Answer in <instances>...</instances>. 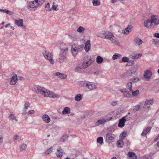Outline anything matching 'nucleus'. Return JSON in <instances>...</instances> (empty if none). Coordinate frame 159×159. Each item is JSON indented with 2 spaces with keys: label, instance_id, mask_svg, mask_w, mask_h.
<instances>
[{
  "label": "nucleus",
  "instance_id": "17",
  "mask_svg": "<svg viewBox=\"0 0 159 159\" xmlns=\"http://www.w3.org/2000/svg\"><path fill=\"white\" fill-rule=\"evenodd\" d=\"M108 121L109 119H105L103 118L102 119L98 120L95 123V125L96 126H98L100 125L103 124Z\"/></svg>",
  "mask_w": 159,
  "mask_h": 159
},
{
  "label": "nucleus",
  "instance_id": "59",
  "mask_svg": "<svg viewBox=\"0 0 159 159\" xmlns=\"http://www.w3.org/2000/svg\"><path fill=\"white\" fill-rule=\"evenodd\" d=\"M126 132H122V138L123 139L125 138L126 137Z\"/></svg>",
  "mask_w": 159,
  "mask_h": 159
},
{
  "label": "nucleus",
  "instance_id": "12",
  "mask_svg": "<svg viewBox=\"0 0 159 159\" xmlns=\"http://www.w3.org/2000/svg\"><path fill=\"white\" fill-rule=\"evenodd\" d=\"M23 20L22 19L15 20V23L18 26L20 27H23V28L24 29H25V27L23 25Z\"/></svg>",
  "mask_w": 159,
  "mask_h": 159
},
{
  "label": "nucleus",
  "instance_id": "14",
  "mask_svg": "<svg viewBox=\"0 0 159 159\" xmlns=\"http://www.w3.org/2000/svg\"><path fill=\"white\" fill-rule=\"evenodd\" d=\"M17 81L18 79L17 75L16 74H15L11 78L10 84L12 85H15L17 82Z\"/></svg>",
  "mask_w": 159,
  "mask_h": 159
},
{
  "label": "nucleus",
  "instance_id": "2",
  "mask_svg": "<svg viewBox=\"0 0 159 159\" xmlns=\"http://www.w3.org/2000/svg\"><path fill=\"white\" fill-rule=\"evenodd\" d=\"M92 61L90 58H87L83 62L78 64L75 68V71H77L80 69H83L88 67L92 63Z\"/></svg>",
  "mask_w": 159,
  "mask_h": 159
},
{
  "label": "nucleus",
  "instance_id": "26",
  "mask_svg": "<svg viewBox=\"0 0 159 159\" xmlns=\"http://www.w3.org/2000/svg\"><path fill=\"white\" fill-rule=\"evenodd\" d=\"M152 127L150 126L147 127L146 129L143 130L141 134L142 136H146L147 133L151 129Z\"/></svg>",
  "mask_w": 159,
  "mask_h": 159
},
{
  "label": "nucleus",
  "instance_id": "4",
  "mask_svg": "<svg viewBox=\"0 0 159 159\" xmlns=\"http://www.w3.org/2000/svg\"><path fill=\"white\" fill-rule=\"evenodd\" d=\"M137 67H132L128 69L125 74L126 77H130L135 74L137 70Z\"/></svg>",
  "mask_w": 159,
  "mask_h": 159
},
{
  "label": "nucleus",
  "instance_id": "53",
  "mask_svg": "<svg viewBox=\"0 0 159 159\" xmlns=\"http://www.w3.org/2000/svg\"><path fill=\"white\" fill-rule=\"evenodd\" d=\"M20 139V137L18 135H16L14 137H13V139L14 141H15L17 140H19Z\"/></svg>",
  "mask_w": 159,
  "mask_h": 159
},
{
  "label": "nucleus",
  "instance_id": "41",
  "mask_svg": "<svg viewBox=\"0 0 159 159\" xmlns=\"http://www.w3.org/2000/svg\"><path fill=\"white\" fill-rule=\"evenodd\" d=\"M26 148L27 145L23 143L20 146L19 148L20 151H22L25 150L26 149Z\"/></svg>",
  "mask_w": 159,
  "mask_h": 159
},
{
  "label": "nucleus",
  "instance_id": "3",
  "mask_svg": "<svg viewBox=\"0 0 159 159\" xmlns=\"http://www.w3.org/2000/svg\"><path fill=\"white\" fill-rule=\"evenodd\" d=\"M113 35V34L112 32L107 31H102L98 32L97 34V36L98 37L109 40Z\"/></svg>",
  "mask_w": 159,
  "mask_h": 159
},
{
  "label": "nucleus",
  "instance_id": "48",
  "mask_svg": "<svg viewBox=\"0 0 159 159\" xmlns=\"http://www.w3.org/2000/svg\"><path fill=\"white\" fill-rule=\"evenodd\" d=\"M53 55L52 56V57H50L47 60H48L50 63L52 65H53L54 62V61L53 59Z\"/></svg>",
  "mask_w": 159,
  "mask_h": 159
},
{
  "label": "nucleus",
  "instance_id": "29",
  "mask_svg": "<svg viewBox=\"0 0 159 159\" xmlns=\"http://www.w3.org/2000/svg\"><path fill=\"white\" fill-rule=\"evenodd\" d=\"M132 82L129 80V82H128L126 84V88L127 89L129 90V91H132L133 90L132 88Z\"/></svg>",
  "mask_w": 159,
  "mask_h": 159
},
{
  "label": "nucleus",
  "instance_id": "56",
  "mask_svg": "<svg viewBox=\"0 0 159 159\" xmlns=\"http://www.w3.org/2000/svg\"><path fill=\"white\" fill-rule=\"evenodd\" d=\"M33 2H34V3H36L35 4L37 5L38 7L39 6L41 5L40 2H39V0H35L33 1Z\"/></svg>",
  "mask_w": 159,
  "mask_h": 159
},
{
  "label": "nucleus",
  "instance_id": "6",
  "mask_svg": "<svg viewBox=\"0 0 159 159\" xmlns=\"http://www.w3.org/2000/svg\"><path fill=\"white\" fill-rule=\"evenodd\" d=\"M106 140L107 142L111 143L114 141L115 136L111 133H107L105 135Z\"/></svg>",
  "mask_w": 159,
  "mask_h": 159
},
{
  "label": "nucleus",
  "instance_id": "30",
  "mask_svg": "<svg viewBox=\"0 0 159 159\" xmlns=\"http://www.w3.org/2000/svg\"><path fill=\"white\" fill-rule=\"evenodd\" d=\"M141 107V105L140 104L134 106L133 108V111L135 112L139 110Z\"/></svg>",
  "mask_w": 159,
  "mask_h": 159
},
{
  "label": "nucleus",
  "instance_id": "27",
  "mask_svg": "<svg viewBox=\"0 0 159 159\" xmlns=\"http://www.w3.org/2000/svg\"><path fill=\"white\" fill-rule=\"evenodd\" d=\"M134 43L135 45H139L143 43L142 40L140 39H135L134 40Z\"/></svg>",
  "mask_w": 159,
  "mask_h": 159
},
{
  "label": "nucleus",
  "instance_id": "21",
  "mask_svg": "<svg viewBox=\"0 0 159 159\" xmlns=\"http://www.w3.org/2000/svg\"><path fill=\"white\" fill-rule=\"evenodd\" d=\"M90 46L91 44L90 43V41L89 40H87L85 42L84 47V49L86 52H89L90 49Z\"/></svg>",
  "mask_w": 159,
  "mask_h": 159
},
{
  "label": "nucleus",
  "instance_id": "10",
  "mask_svg": "<svg viewBox=\"0 0 159 159\" xmlns=\"http://www.w3.org/2000/svg\"><path fill=\"white\" fill-rule=\"evenodd\" d=\"M151 19L153 25H158L159 24V17L157 16L152 15L151 17Z\"/></svg>",
  "mask_w": 159,
  "mask_h": 159
},
{
  "label": "nucleus",
  "instance_id": "24",
  "mask_svg": "<svg viewBox=\"0 0 159 159\" xmlns=\"http://www.w3.org/2000/svg\"><path fill=\"white\" fill-rule=\"evenodd\" d=\"M55 75L56 76L61 79H65L66 78V75L60 72H56L55 73Z\"/></svg>",
  "mask_w": 159,
  "mask_h": 159
},
{
  "label": "nucleus",
  "instance_id": "42",
  "mask_svg": "<svg viewBox=\"0 0 159 159\" xmlns=\"http://www.w3.org/2000/svg\"><path fill=\"white\" fill-rule=\"evenodd\" d=\"M3 12L10 15H12L14 14V13L13 11H10L5 9H3Z\"/></svg>",
  "mask_w": 159,
  "mask_h": 159
},
{
  "label": "nucleus",
  "instance_id": "7",
  "mask_svg": "<svg viewBox=\"0 0 159 159\" xmlns=\"http://www.w3.org/2000/svg\"><path fill=\"white\" fill-rule=\"evenodd\" d=\"M59 57L57 58L56 61L59 63L61 64L65 61L66 59V57L64 53L60 52Z\"/></svg>",
  "mask_w": 159,
  "mask_h": 159
},
{
  "label": "nucleus",
  "instance_id": "46",
  "mask_svg": "<svg viewBox=\"0 0 159 159\" xmlns=\"http://www.w3.org/2000/svg\"><path fill=\"white\" fill-rule=\"evenodd\" d=\"M97 141L98 143L101 144L103 143V138L102 137H98L97 140Z\"/></svg>",
  "mask_w": 159,
  "mask_h": 159
},
{
  "label": "nucleus",
  "instance_id": "51",
  "mask_svg": "<svg viewBox=\"0 0 159 159\" xmlns=\"http://www.w3.org/2000/svg\"><path fill=\"white\" fill-rule=\"evenodd\" d=\"M30 104L28 102L25 103L24 105V110L27 111L28 108L30 107Z\"/></svg>",
  "mask_w": 159,
  "mask_h": 159
},
{
  "label": "nucleus",
  "instance_id": "60",
  "mask_svg": "<svg viewBox=\"0 0 159 159\" xmlns=\"http://www.w3.org/2000/svg\"><path fill=\"white\" fill-rule=\"evenodd\" d=\"M35 112L34 110H31L28 111L29 114H34Z\"/></svg>",
  "mask_w": 159,
  "mask_h": 159
},
{
  "label": "nucleus",
  "instance_id": "49",
  "mask_svg": "<svg viewBox=\"0 0 159 159\" xmlns=\"http://www.w3.org/2000/svg\"><path fill=\"white\" fill-rule=\"evenodd\" d=\"M142 56V54L141 53L136 54L134 55V56L132 57V58H134L135 59H138L139 57H140Z\"/></svg>",
  "mask_w": 159,
  "mask_h": 159
},
{
  "label": "nucleus",
  "instance_id": "23",
  "mask_svg": "<svg viewBox=\"0 0 159 159\" xmlns=\"http://www.w3.org/2000/svg\"><path fill=\"white\" fill-rule=\"evenodd\" d=\"M28 7L33 9L38 7L37 5L34 3V2H33V1H30L28 2L27 6V7Z\"/></svg>",
  "mask_w": 159,
  "mask_h": 159
},
{
  "label": "nucleus",
  "instance_id": "40",
  "mask_svg": "<svg viewBox=\"0 0 159 159\" xmlns=\"http://www.w3.org/2000/svg\"><path fill=\"white\" fill-rule=\"evenodd\" d=\"M139 80V78L138 77H136L135 78H131L129 80V81H131L132 82H133V83H136L138 82Z\"/></svg>",
  "mask_w": 159,
  "mask_h": 159
},
{
  "label": "nucleus",
  "instance_id": "1",
  "mask_svg": "<svg viewBox=\"0 0 159 159\" xmlns=\"http://www.w3.org/2000/svg\"><path fill=\"white\" fill-rule=\"evenodd\" d=\"M37 91L38 93L44 95L45 97L56 98L59 97L57 94L49 91L45 88L41 86H39L37 88Z\"/></svg>",
  "mask_w": 159,
  "mask_h": 159
},
{
  "label": "nucleus",
  "instance_id": "22",
  "mask_svg": "<svg viewBox=\"0 0 159 159\" xmlns=\"http://www.w3.org/2000/svg\"><path fill=\"white\" fill-rule=\"evenodd\" d=\"M78 51H80V48H76L75 47L74 48L73 46L71 48V53L74 57H75Z\"/></svg>",
  "mask_w": 159,
  "mask_h": 159
},
{
  "label": "nucleus",
  "instance_id": "25",
  "mask_svg": "<svg viewBox=\"0 0 159 159\" xmlns=\"http://www.w3.org/2000/svg\"><path fill=\"white\" fill-rule=\"evenodd\" d=\"M128 155L129 157L131 158V159H136L137 158L136 154L132 152H129Z\"/></svg>",
  "mask_w": 159,
  "mask_h": 159
},
{
  "label": "nucleus",
  "instance_id": "9",
  "mask_svg": "<svg viewBox=\"0 0 159 159\" xmlns=\"http://www.w3.org/2000/svg\"><path fill=\"white\" fill-rule=\"evenodd\" d=\"M110 41L111 42V43L114 45L118 46H120V43L119 41L114 35L110 39Z\"/></svg>",
  "mask_w": 159,
  "mask_h": 159
},
{
  "label": "nucleus",
  "instance_id": "47",
  "mask_svg": "<svg viewBox=\"0 0 159 159\" xmlns=\"http://www.w3.org/2000/svg\"><path fill=\"white\" fill-rule=\"evenodd\" d=\"M50 4L49 2H47L45 6L46 10L47 11H49L52 10V9L50 8Z\"/></svg>",
  "mask_w": 159,
  "mask_h": 159
},
{
  "label": "nucleus",
  "instance_id": "62",
  "mask_svg": "<svg viewBox=\"0 0 159 159\" xmlns=\"http://www.w3.org/2000/svg\"><path fill=\"white\" fill-rule=\"evenodd\" d=\"M154 36L157 38H159V33H155L154 34Z\"/></svg>",
  "mask_w": 159,
  "mask_h": 159
},
{
  "label": "nucleus",
  "instance_id": "38",
  "mask_svg": "<svg viewBox=\"0 0 159 159\" xmlns=\"http://www.w3.org/2000/svg\"><path fill=\"white\" fill-rule=\"evenodd\" d=\"M92 3L94 6H98L100 4V2L99 0H93Z\"/></svg>",
  "mask_w": 159,
  "mask_h": 159
},
{
  "label": "nucleus",
  "instance_id": "13",
  "mask_svg": "<svg viewBox=\"0 0 159 159\" xmlns=\"http://www.w3.org/2000/svg\"><path fill=\"white\" fill-rule=\"evenodd\" d=\"M87 88L90 90H93L97 88V83L93 82H88Z\"/></svg>",
  "mask_w": 159,
  "mask_h": 159
},
{
  "label": "nucleus",
  "instance_id": "5",
  "mask_svg": "<svg viewBox=\"0 0 159 159\" xmlns=\"http://www.w3.org/2000/svg\"><path fill=\"white\" fill-rule=\"evenodd\" d=\"M57 46L60 49V52L65 53V52L68 51V46L63 42L59 43Z\"/></svg>",
  "mask_w": 159,
  "mask_h": 159
},
{
  "label": "nucleus",
  "instance_id": "34",
  "mask_svg": "<svg viewBox=\"0 0 159 159\" xmlns=\"http://www.w3.org/2000/svg\"><path fill=\"white\" fill-rule=\"evenodd\" d=\"M123 95L125 98H129L131 97V94L129 91H125L123 92Z\"/></svg>",
  "mask_w": 159,
  "mask_h": 159
},
{
  "label": "nucleus",
  "instance_id": "64",
  "mask_svg": "<svg viewBox=\"0 0 159 159\" xmlns=\"http://www.w3.org/2000/svg\"><path fill=\"white\" fill-rule=\"evenodd\" d=\"M45 0H39V2H40L41 5L43 3Z\"/></svg>",
  "mask_w": 159,
  "mask_h": 159
},
{
  "label": "nucleus",
  "instance_id": "54",
  "mask_svg": "<svg viewBox=\"0 0 159 159\" xmlns=\"http://www.w3.org/2000/svg\"><path fill=\"white\" fill-rule=\"evenodd\" d=\"M134 63V61L133 60H129L128 61V65L129 66H131Z\"/></svg>",
  "mask_w": 159,
  "mask_h": 159
},
{
  "label": "nucleus",
  "instance_id": "16",
  "mask_svg": "<svg viewBox=\"0 0 159 159\" xmlns=\"http://www.w3.org/2000/svg\"><path fill=\"white\" fill-rule=\"evenodd\" d=\"M144 25L145 27L148 28H151L153 25L151 19H148L145 21L144 22Z\"/></svg>",
  "mask_w": 159,
  "mask_h": 159
},
{
  "label": "nucleus",
  "instance_id": "36",
  "mask_svg": "<svg viewBox=\"0 0 159 159\" xmlns=\"http://www.w3.org/2000/svg\"><path fill=\"white\" fill-rule=\"evenodd\" d=\"M53 150V148L52 147H51L50 148L47 149L44 152V154L45 155H48L49 153L52 152Z\"/></svg>",
  "mask_w": 159,
  "mask_h": 159
},
{
  "label": "nucleus",
  "instance_id": "52",
  "mask_svg": "<svg viewBox=\"0 0 159 159\" xmlns=\"http://www.w3.org/2000/svg\"><path fill=\"white\" fill-rule=\"evenodd\" d=\"M118 101H112L111 103V105L112 106H114L117 105L118 104Z\"/></svg>",
  "mask_w": 159,
  "mask_h": 159
},
{
  "label": "nucleus",
  "instance_id": "55",
  "mask_svg": "<svg viewBox=\"0 0 159 159\" xmlns=\"http://www.w3.org/2000/svg\"><path fill=\"white\" fill-rule=\"evenodd\" d=\"M102 73V71L101 70L98 71L96 72H93V74L96 75H100L101 73Z\"/></svg>",
  "mask_w": 159,
  "mask_h": 159
},
{
  "label": "nucleus",
  "instance_id": "39",
  "mask_svg": "<svg viewBox=\"0 0 159 159\" xmlns=\"http://www.w3.org/2000/svg\"><path fill=\"white\" fill-rule=\"evenodd\" d=\"M82 99V95L81 94H79L76 95L75 97V100L76 101H79Z\"/></svg>",
  "mask_w": 159,
  "mask_h": 159
},
{
  "label": "nucleus",
  "instance_id": "20",
  "mask_svg": "<svg viewBox=\"0 0 159 159\" xmlns=\"http://www.w3.org/2000/svg\"><path fill=\"white\" fill-rule=\"evenodd\" d=\"M42 118L43 121L47 123H49L51 120L50 117L47 114L43 115L42 116Z\"/></svg>",
  "mask_w": 159,
  "mask_h": 159
},
{
  "label": "nucleus",
  "instance_id": "31",
  "mask_svg": "<svg viewBox=\"0 0 159 159\" xmlns=\"http://www.w3.org/2000/svg\"><path fill=\"white\" fill-rule=\"evenodd\" d=\"M70 112V109L68 107H65L62 111V113L63 114H69Z\"/></svg>",
  "mask_w": 159,
  "mask_h": 159
},
{
  "label": "nucleus",
  "instance_id": "19",
  "mask_svg": "<svg viewBox=\"0 0 159 159\" xmlns=\"http://www.w3.org/2000/svg\"><path fill=\"white\" fill-rule=\"evenodd\" d=\"M63 150L61 149L60 147L57 148L56 154L57 157L60 158L63 155Z\"/></svg>",
  "mask_w": 159,
  "mask_h": 159
},
{
  "label": "nucleus",
  "instance_id": "57",
  "mask_svg": "<svg viewBox=\"0 0 159 159\" xmlns=\"http://www.w3.org/2000/svg\"><path fill=\"white\" fill-rule=\"evenodd\" d=\"M68 136L67 135H66L63 136V137L62 138L61 141L64 142L65 141V140H66L68 138Z\"/></svg>",
  "mask_w": 159,
  "mask_h": 159
},
{
  "label": "nucleus",
  "instance_id": "63",
  "mask_svg": "<svg viewBox=\"0 0 159 159\" xmlns=\"http://www.w3.org/2000/svg\"><path fill=\"white\" fill-rule=\"evenodd\" d=\"M3 139V137L2 136L0 135V144L2 143Z\"/></svg>",
  "mask_w": 159,
  "mask_h": 159
},
{
  "label": "nucleus",
  "instance_id": "58",
  "mask_svg": "<svg viewBox=\"0 0 159 159\" xmlns=\"http://www.w3.org/2000/svg\"><path fill=\"white\" fill-rule=\"evenodd\" d=\"M57 6H58L57 5V6H56V5L55 6L53 4V5H52V8L51 9H52V10H53L55 11L57 10H58V9H57Z\"/></svg>",
  "mask_w": 159,
  "mask_h": 159
},
{
  "label": "nucleus",
  "instance_id": "28",
  "mask_svg": "<svg viewBox=\"0 0 159 159\" xmlns=\"http://www.w3.org/2000/svg\"><path fill=\"white\" fill-rule=\"evenodd\" d=\"M88 81H80L79 83V85L81 87H87L88 86Z\"/></svg>",
  "mask_w": 159,
  "mask_h": 159
},
{
  "label": "nucleus",
  "instance_id": "37",
  "mask_svg": "<svg viewBox=\"0 0 159 159\" xmlns=\"http://www.w3.org/2000/svg\"><path fill=\"white\" fill-rule=\"evenodd\" d=\"M117 144L118 147L122 148L123 146L124 143L121 140H119L117 142Z\"/></svg>",
  "mask_w": 159,
  "mask_h": 159
},
{
  "label": "nucleus",
  "instance_id": "61",
  "mask_svg": "<svg viewBox=\"0 0 159 159\" xmlns=\"http://www.w3.org/2000/svg\"><path fill=\"white\" fill-rule=\"evenodd\" d=\"M17 79L18 80H20L21 81H22L24 80L23 77L21 76H18L17 78Z\"/></svg>",
  "mask_w": 159,
  "mask_h": 159
},
{
  "label": "nucleus",
  "instance_id": "11",
  "mask_svg": "<svg viewBox=\"0 0 159 159\" xmlns=\"http://www.w3.org/2000/svg\"><path fill=\"white\" fill-rule=\"evenodd\" d=\"M128 115H127L123 117L121 119L119 120V123L118 124V126L119 127L122 128L125 125V123L126 121L125 117L128 116Z\"/></svg>",
  "mask_w": 159,
  "mask_h": 159
},
{
  "label": "nucleus",
  "instance_id": "43",
  "mask_svg": "<svg viewBox=\"0 0 159 159\" xmlns=\"http://www.w3.org/2000/svg\"><path fill=\"white\" fill-rule=\"evenodd\" d=\"M154 102L153 99L147 100L145 101V104L146 105H152Z\"/></svg>",
  "mask_w": 159,
  "mask_h": 159
},
{
  "label": "nucleus",
  "instance_id": "18",
  "mask_svg": "<svg viewBox=\"0 0 159 159\" xmlns=\"http://www.w3.org/2000/svg\"><path fill=\"white\" fill-rule=\"evenodd\" d=\"M133 26L132 25H129L124 30H122V33L125 34H128L131 31V29L132 28Z\"/></svg>",
  "mask_w": 159,
  "mask_h": 159
},
{
  "label": "nucleus",
  "instance_id": "33",
  "mask_svg": "<svg viewBox=\"0 0 159 159\" xmlns=\"http://www.w3.org/2000/svg\"><path fill=\"white\" fill-rule=\"evenodd\" d=\"M103 58L100 56H98L96 58V62L98 64H101L103 61Z\"/></svg>",
  "mask_w": 159,
  "mask_h": 159
},
{
  "label": "nucleus",
  "instance_id": "35",
  "mask_svg": "<svg viewBox=\"0 0 159 159\" xmlns=\"http://www.w3.org/2000/svg\"><path fill=\"white\" fill-rule=\"evenodd\" d=\"M8 118L11 121H13L14 120H15L16 121H18V120L16 119V116L14 114H10Z\"/></svg>",
  "mask_w": 159,
  "mask_h": 159
},
{
  "label": "nucleus",
  "instance_id": "8",
  "mask_svg": "<svg viewBox=\"0 0 159 159\" xmlns=\"http://www.w3.org/2000/svg\"><path fill=\"white\" fill-rule=\"evenodd\" d=\"M152 75V73L150 69H147L145 70L143 74V76L145 79H148L147 80H149Z\"/></svg>",
  "mask_w": 159,
  "mask_h": 159
},
{
  "label": "nucleus",
  "instance_id": "45",
  "mask_svg": "<svg viewBox=\"0 0 159 159\" xmlns=\"http://www.w3.org/2000/svg\"><path fill=\"white\" fill-rule=\"evenodd\" d=\"M132 93V95L133 97L136 96L139 93V91L138 90H136L135 91H131Z\"/></svg>",
  "mask_w": 159,
  "mask_h": 159
},
{
  "label": "nucleus",
  "instance_id": "44",
  "mask_svg": "<svg viewBox=\"0 0 159 159\" xmlns=\"http://www.w3.org/2000/svg\"><path fill=\"white\" fill-rule=\"evenodd\" d=\"M85 29L83 27L80 26L77 30V31L79 33H83L85 30Z\"/></svg>",
  "mask_w": 159,
  "mask_h": 159
},
{
  "label": "nucleus",
  "instance_id": "15",
  "mask_svg": "<svg viewBox=\"0 0 159 159\" xmlns=\"http://www.w3.org/2000/svg\"><path fill=\"white\" fill-rule=\"evenodd\" d=\"M42 53L44 58L46 60H47L50 57H52V56L53 55L52 53L46 51L45 50H43Z\"/></svg>",
  "mask_w": 159,
  "mask_h": 159
},
{
  "label": "nucleus",
  "instance_id": "32",
  "mask_svg": "<svg viewBox=\"0 0 159 159\" xmlns=\"http://www.w3.org/2000/svg\"><path fill=\"white\" fill-rule=\"evenodd\" d=\"M122 57L121 54L119 53H115L112 56V59L114 60H115L118 58H120Z\"/></svg>",
  "mask_w": 159,
  "mask_h": 159
},
{
  "label": "nucleus",
  "instance_id": "50",
  "mask_svg": "<svg viewBox=\"0 0 159 159\" xmlns=\"http://www.w3.org/2000/svg\"><path fill=\"white\" fill-rule=\"evenodd\" d=\"M129 60V58L126 57H123L121 59L122 61L125 62H128Z\"/></svg>",
  "mask_w": 159,
  "mask_h": 159
}]
</instances>
